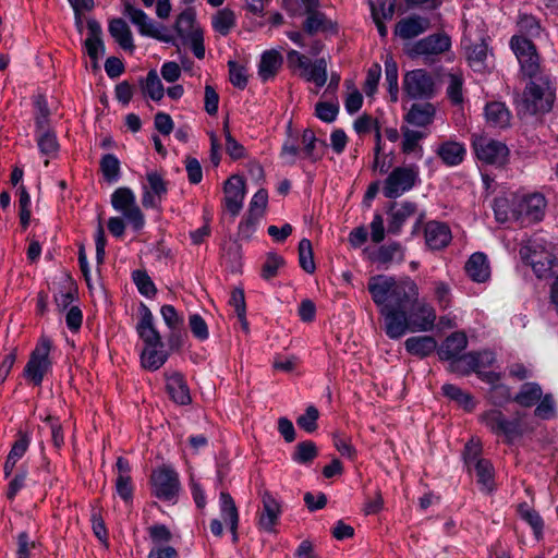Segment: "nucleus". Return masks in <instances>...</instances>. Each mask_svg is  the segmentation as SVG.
<instances>
[{
    "mask_svg": "<svg viewBox=\"0 0 558 558\" xmlns=\"http://www.w3.org/2000/svg\"><path fill=\"white\" fill-rule=\"evenodd\" d=\"M367 290L384 317V330L390 339H399L408 330L428 331L435 325V310L420 300L418 287L410 277L375 275Z\"/></svg>",
    "mask_w": 558,
    "mask_h": 558,
    "instance_id": "1",
    "label": "nucleus"
},
{
    "mask_svg": "<svg viewBox=\"0 0 558 558\" xmlns=\"http://www.w3.org/2000/svg\"><path fill=\"white\" fill-rule=\"evenodd\" d=\"M555 88L548 75L532 78L525 86L517 104V114L520 119L529 116L544 114L551 110L555 101Z\"/></svg>",
    "mask_w": 558,
    "mask_h": 558,
    "instance_id": "2",
    "label": "nucleus"
},
{
    "mask_svg": "<svg viewBox=\"0 0 558 558\" xmlns=\"http://www.w3.org/2000/svg\"><path fill=\"white\" fill-rule=\"evenodd\" d=\"M451 48V38L445 32L430 34L415 41L407 43L404 53L412 60L422 58L425 64L436 61V58Z\"/></svg>",
    "mask_w": 558,
    "mask_h": 558,
    "instance_id": "3",
    "label": "nucleus"
},
{
    "mask_svg": "<svg viewBox=\"0 0 558 558\" xmlns=\"http://www.w3.org/2000/svg\"><path fill=\"white\" fill-rule=\"evenodd\" d=\"M523 414L517 412L515 416L508 418L500 410H489L482 414V422L497 436H504L509 445L524 434L522 425Z\"/></svg>",
    "mask_w": 558,
    "mask_h": 558,
    "instance_id": "4",
    "label": "nucleus"
},
{
    "mask_svg": "<svg viewBox=\"0 0 558 558\" xmlns=\"http://www.w3.org/2000/svg\"><path fill=\"white\" fill-rule=\"evenodd\" d=\"M174 29L183 44H191V49L197 59L205 57L204 34L202 28L196 26V12L193 8H187L178 15Z\"/></svg>",
    "mask_w": 558,
    "mask_h": 558,
    "instance_id": "5",
    "label": "nucleus"
},
{
    "mask_svg": "<svg viewBox=\"0 0 558 558\" xmlns=\"http://www.w3.org/2000/svg\"><path fill=\"white\" fill-rule=\"evenodd\" d=\"M150 485L151 494L163 501L174 500L181 487L179 474L169 465L159 466L151 472Z\"/></svg>",
    "mask_w": 558,
    "mask_h": 558,
    "instance_id": "6",
    "label": "nucleus"
},
{
    "mask_svg": "<svg viewBox=\"0 0 558 558\" xmlns=\"http://www.w3.org/2000/svg\"><path fill=\"white\" fill-rule=\"evenodd\" d=\"M51 341L41 337L37 347L32 351L29 360L23 371V376L35 386H40L45 375L51 367L49 352Z\"/></svg>",
    "mask_w": 558,
    "mask_h": 558,
    "instance_id": "7",
    "label": "nucleus"
},
{
    "mask_svg": "<svg viewBox=\"0 0 558 558\" xmlns=\"http://www.w3.org/2000/svg\"><path fill=\"white\" fill-rule=\"evenodd\" d=\"M418 180V169L415 165L395 168L384 182L383 193L387 198H397L410 191Z\"/></svg>",
    "mask_w": 558,
    "mask_h": 558,
    "instance_id": "8",
    "label": "nucleus"
},
{
    "mask_svg": "<svg viewBox=\"0 0 558 558\" xmlns=\"http://www.w3.org/2000/svg\"><path fill=\"white\" fill-rule=\"evenodd\" d=\"M111 205L117 211L123 214L135 231L144 227V215L136 205L135 195L130 187H118L111 195Z\"/></svg>",
    "mask_w": 558,
    "mask_h": 558,
    "instance_id": "9",
    "label": "nucleus"
},
{
    "mask_svg": "<svg viewBox=\"0 0 558 558\" xmlns=\"http://www.w3.org/2000/svg\"><path fill=\"white\" fill-rule=\"evenodd\" d=\"M403 90L411 99L427 100L436 95V85L426 70L415 69L405 73Z\"/></svg>",
    "mask_w": 558,
    "mask_h": 558,
    "instance_id": "10",
    "label": "nucleus"
},
{
    "mask_svg": "<svg viewBox=\"0 0 558 558\" xmlns=\"http://www.w3.org/2000/svg\"><path fill=\"white\" fill-rule=\"evenodd\" d=\"M546 198L541 193L518 194L517 215L521 222H539L545 216Z\"/></svg>",
    "mask_w": 558,
    "mask_h": 558,
    "instance_id": "11",
    "label": "nucleus"
},
{
    "mask_svg": "<svg viewBox=\"0 0 558 558\" xmlns=\"http://www.w3.org/2000/svg\"><path fill=\"white\" fill-rule=\"evenodd\" d=\"M262 507L257 512V527L267 533H275L282 513L281 504L269 490L260 493Z\"/></svg>",
    "mask_w": 558,
    "mask_h": 558,
    "instance_id": "12",
    "label": "nucleus"
},
{
    "mask_svg": "<svg viewBox=\"0 0 558 558\" xmlns=\"http://www.w3.org/2000/svg\"><path fill=\"white\" fill-rule=\"evenodd\" d=\"M448 371L461 376L469 375L472 372H476V368L481 366L489 365L494 357L490 353L469 352L465 354H459L458 356L448 360Z\"/></svg>",
    "mask_w": 558,
    "mask_h": 558,
    "instance_id": "13",
    "label": "nucleus"
},
{
    "mask_svg": "<svg viewBox=\"0 0 558 558\" xmlns=\"http://www.w3.org/2000/svg\"><path fill=\"white\" fill-rule=\"evenodd\" d=\"M225 207L232 217H236L245 197V180L239 174L231 175L223 184Z\"/></svg>",
    "mask_w": 558,
    "mask_h": 558,
    "instance_id": "14",
    "label": "nucleus"
},
{
    "mask_svg": "<svg viewBox=\"0 0 558 558\" xmlns=\"http://www.w3.org/2000/svg\"><path fill=\"white\" fill-rule=\"evenodd\" d=\"M477 158L489 165H501L505 162L509 149L498 141L480 138L473 143Z\"/></svg>",
    "mask_w": 558,
    "mask_h": 558,
    "instance_id": "15",
    "label": "nucleus"
},
{
    "mask_svg": "<svg viewBox=\"0 0 558 558\" xmlns=\"http://www.w3.org/2000/svg\"><path fill=\"white\" fill-rule=\"evenodd\" d=\"M141 318L136 325V331L138 337L144 341L147 347H160L163 348V342L159 331L154 325V316L149 307L141 303L140 305Z\"/></svg>",
    "mask_w": 558,
    "mask_h": 558,
    "instance_id": "16",
    "label": "nucleus"
},
{
    "mask_svg": "<svg viewBox=\"0 0 558 558\" xmlns=\"http://www.w3.org/2000/svg\"><path fill=\"white\" fill-rule=\"evenodd\" d=\"M430 28V21L428 17H424L421 15H411L404 19H401L395 27V35L400 37L401 39H412Z\"/></svg>",
    "mask_w": 558,
    "mask_h": 558,
    "instance_id": "17",
    "label": "nucleus"
},
{
    "mask_svg": "<svg viewBox=\"0 0 558 558\" xmlns=\"http://www.w3.org/2000/svg\"><path fill=\"white\" fill-rule=\"evenodd\" d=\"M166 389L171 400L180 405H187L192 402L189 386L179 372L166 374Z\"/></svg>",
    "mask_w": 558,
    "mask_h": 558,
    "instance_id": "18",
    "label": "nucleus"
},
{
    "mask_svg": "<svg viewBox=\"0 0 558 558\" xmlns=\"http://www.w3.org/2000/svg\"><path fill=\"white\" fill-rule=\"evenodd\" d=\"M425 241L429 248L441 250L451 241V231L442 222L429 221L425 227Z\"/></svg>",
    "mask_w": 558,
    "mask_h": 558,
    "instance_id": "19",
    "label": "nucleus"
},
{
    "mask_svg": "<svg viewBox=\"0 0 558 558\" xmlns=\"http://www.w3.org/2000/svg\"><path fill=\"white\" fill-rule=\"evenodd\" d=\"M518 194L511 193L494 199L493 210L498 222L505 223L511 219L519 221L517 215Z\"/></svg>",
    "mask_w": 558,
    "mask_h": 558,
    "instance_id": "20",
    "label": "nucleus"
},
{
    "mask_svg": "<svg viewBox=\"0 0 558 558\" xmlns=\"http://www.w3.org/2000/svg\"><path fill=\"white\" fill-rule=\"evenodd\" d=\"M88 37L84 45L90 59H99L105 54V44L102 40V28L95 19L87 20Z\"/></svg>",
    "mask_w": 558,
    "mask_h": 558,
    "instance_id": "21",
    "label": "nucleus"
},
{
    "mask_svg": "<svg viewBox=\"0 0 558 558\" xmlns=\"http://www.w3.org/2000/svg\"><path fill=\"white\" fill-rule=\"evenodd\" d=\"M462 47L465 51L469 64L474 70L481 71L484 68V62L487 58L488 46L486 40L481 38L478 43H473L470 38L464 37L462 40Z\"/></svg>",
    "mask_w": 558,
    "mask_h": 558,
    "instance_id": "22",
    "label": "nucleus"
},
{
    "mask_svg": "<svg viewBox=\"0 0 558 558\" xmlns=\"http://www.w3.org/2000/svg\"><path fill=\"white\" fill-rule=\"evenodd\" d=\"M436 114V108L430 102L413 104L404 116V120L414 126L429 125Z\"/></svg>",
    "mask_w": 558,
    "mask_h": 558,
    "instance_id": "23",
    "label": "nucleus"
},
{
    "mask_svg": "<svg viewBox=\"0 0 558 558\" xmlns=\"http://www.w3.org/2000/svg\"><path fill=\"white\" fill-rule=\"evenodd\" d=\"M396 205L397 203H391L388 210L390 215L388 232L391 234H398L405 220L416 211V204L413 202H404L398 209H396Z\"/></svg>",
    "mask_w": 558,
    "mask_h": 558,
    "instance_id": "24",
    "label": "nucleus"
},
{
    "mask_svg": "<svg viewBox=\"0 0 558 558\" xmlns=\"http://www.w3.org/2000/svg\"><path fill=\"white\" fill-rule=\"evenodd\" d=\"M464 269L469 277L476 282H485L490 276L487 256L481 252H476L470 256L465 263Z\"/></svg>",
    "mask_w": 558,
    "mask_h": 558,
    "instance_id": "25",
    "label": "nucleus"
},
{
    "mask_svg": "<svg viewBox=\"0 0 558 558\" xmlns=\"http://www.w3.org/2000/svg\"><path fill=\"white\" fill-rule=\"evenodd\" d=\"M520 254L521 257L532 267L537 278H546L551 274L555 258L550 254L534 251L526 255L524 250H521Z\"/></svg>",
    "mask_w": 558,
    "mask_h": 558,
    "instance_id": "26",
    "label": "nucleus"
},
{
    "mask_svg": "<svg viewBox=\"0 0 558 558\" xmlns=\"http://www.w3.org/2000/svg\"><path fill=\"white\" fill-rule=\"evenodd\" d=\"M466 345L468 338L465 333L462 331H457L451 333L444 340L437 353L440 360H451L461 354V352L466 348Z\"/></svg>",
    "mask_w": 558,
    "mask_h": 558,
    "instance_id": "27",
    "label": "nucleus"
},
{
    "mask_svg": "<svg viewBox=\"0 0 558 558\" xmlns=\"http://www.w3.org/2000/svg\"><path fill=\"white\" fill-rule=\"evenodd\" d=\"M307 14L303 23V29L307 35H315L318 32L337 33V25L325 13L314 10Z\"/></svg>",
    "mask_w": 558,
    "mask_h": 558,
    "instance_id": "28",
    "label": "nucleus"
},
{
    "mask_svg": "<svg viewBox=\"0 0 558 558\" xmlns=\"http://www.w3.org/2000/svg\"><path fill=\"white\" fill-rule=\"evenodd\" d=\"M485 118L493 128L505 129L510 125L511 113L500 101H492L485 106Z\"/></svg>",
    "mask_w": 558,
    "mask_h": 558,
    "instance_id": "29",
    "label": "nucleus"
},
{
    "mask_svg": "<svg viewBox=\"0 0 558 558\" xmlns=\"http://www.w3.org/2000/svg\"><path fill=\"white\" fill-rule=\"evenodd\" d=\"M108 31L111 37L119 44L122 49L128 51H133L135 49L132 32L123 19L117 17L111 20Z\"/></svg>",
    "mask_w": 558,
    "mask_h": 558,
    "instance_id": "30",
    "label": "nucleus"
},
{
    "mask_svg": "<svg viewBox=\"0 0 558 558\" xmlns=\"http://www.w3.org/2000/svg\"><path fill=\"white\" fill-rule=\"evenodd\" d=\"M282 63L283 58L279 51L275 49L267 50L262 54L258 75L264 82L275 77Z\"/></svg>",
    "mask_w": 558,
    "mask_h": 558,
    "instance_id": "31",
    "label": "nucleus"
},
{
    "mask_svg": "<svg viewBox=\"0 0 558 558\" xmlns=\"http://www.w3.org/2000/svg\"><path fill=\"white\" fill-rule=\"evenodd\" d=\"M404 347L410 354L425 357L437 349V341L432 336H415L408 338Z\"/></svg>",
    "mask_w": 558,
    "mask_h": 558,
    "instance_id": "32",
    "label": "nucleus"
},
{
    "mask_svg": "<svg viewBox=\"0 0 558 558\" xmlns=\"http://www.w3.org/2000/svg\"><path fill=\"white\" fill-rule=\"evenodd\" d=\"M542 387L537 383L527 381L521 386L512 400L521 407L531 408L542 399Z\"/></svg>",
    "mask_w": 558,
    "mask_h": 558,
    "instance_id": "33",
    "label": "nucleus"
},
{
    "mask_svg": "<svg viewBox=\"0 0 558 558\" xmlns=\"http://www.w3.org/2000/svg\"><path fill=\"white\" fill-rule=\"evenodd\" d=\"M437 155L441 158L445 165L450 167L457 166L462 162L465 155V148L457 142H445L438 147Z\"/></svg>",
    "mask_w": 558,
    "mask_h": 558,
    "instance_id": "34",
    "label": "nucleus"
},
{
    "mask_svg": "<svg viewBox=\"0 0 558 558\" xmlns=\"http://www.w3.org/2000/svg\"><path fill=\"white\" fill-rule=\"evenodd\" d=\"M161 349L160 347H145L141 353V362L144 368L157 371L166 363L168 353Z\"/></svg>",
    "mask_w": 558,
    "mask_h": 558,
    "instance_id": "35",
    "label": "nucleus"
},
{
    "mask_svg": "<svg viewBox=\"0 0 558 558\" xmlns=\"http://www.w3.org/2000/svg\"><path fill=\"white\" fill-rule=\"evenodd\" d=\"M140 84L142 86L143 93L147 94L150 99L155 101L162 99L165 95V88L155 69L147 73L145 80L141 78Z\"/></svg>",
    "mask_w": 558,
    "mask_h": 558,
    "instance_id": "36",
    "label": "nucleus"
},
{
    "mask_svg": "<svg viewBox=\"0 0 558 558\" xmlns=\"http://www.w3.org/2000/svg\"><path fill=\"white\" fill-rule=\"evenodd\" d=\"M302 143L304 145L303 151L306 158L312 162H316L322 159L324 153H319L316 148L317 143L323 147H327L325 141H318L312 129H305L302 134Z\"/></svg>",
    "mask_w": 558,
    "mask_h": 558,
    "instance_id": "37",
    "label": "nucleus"
},
{
    "mask_svg": "<svg viewBox=\"0 0 558 558\" xmlns=\"http://www.w3.org/2000/svg\"><path fill=\"white\" fill-rule=\"evenodd\" d=\"M213 28L222 36H227L235 26V14L229 8H223L213 16Z\"/></svg>",
    "mask_w": 558,
    "mask_h": 558,
    "instance_id": "38",
    "label": "nucleus"
},
{
    "mask_svg": "<svg viewBox=\"0 0 558 558\" xmlns=\"http://www.w3.org/2000/svg\"><path fill=\"white\" fill-rule=\"evenodd\" d=\"M37 146L43 155L54 156L59 150V143L53 130L36 131Z\"/></svg>",
    "mask_w": 558,
    "mask_h": 558,
    "instance_id": "39",
    "label": "nucleus"
},
{
    "mask_svg": "<svg viewBox=\"0 0 558 558\" xmlns=\"http://www.w3.org/2000/svg\"><path fill=\"white\" fill-rule=\"evenodd\" d=\"M100 171L108 183L118 182L121 175L120 161L113 154H106L101 157Z\"/></svg>",
    "mask_w": 558,
    "mask_h": 558,
    "instance_id": "40",
    "label": "nucleus"
},
{
    "mask_svg": "<svg viewBox=\"0 0 558 558\" xmlns=\"http://www.w3.org/2000/svg\"><path fill=\"white\" fill-rule=\"evenodd\" d=\"M318 456V449L314 441L305 440L295 446L292 460L299 464H310Z\"/></svg>",
    "mask_w": 558,
    "mask_h": 558,
    "instance_id": "41",
    "label": "nucleus"
},
{
    "mask_svg": "<svg viewBox=\"0 0 558 558\" xmlns=\"http://www.w3.org/2000/svg\"><path fill=\"white\" fill-rule=\"evenodd\" d=\"M442 393L450 400L456 401L459 405L463 407L466 411H472L475 407L473 397L464 392L462 389L452 384H445L441 387Z\"/></svg>",
    "mask_w": 558,
    "mask_h": 558,
    "instance_id": "42",
    "label": "nucleus"
},
{
    "mask_svg": "<svg viewBox=\"0 0 558 558\" xmlns=\"http://www.w3.org/2000/svg\"><path fill=\"white\" fill-rule=\"evenodd\" d=\"M219 499L221 518L234 527L235 524H239V511L232 496L227 492H221Z\"/></svg>",
    "mask_w": 558,
    "mask_h": 558,
    "instance_id": "43",
    "label": "nucleus"
},
{
    "mask_svg": "<svg viewBox=\"0 0 558 558\" xmlns=\"http://www.w3.org/2000/svg\"><path fill=\"white\" fill-rule=\"evenodd\" d=\"M401 132L403 135L402 141V153L404 154H411L415 150H418L420 155L418 157H422L423 148L420 146L418 142L425 137V133L421 131H414L407 126L401 128Z\"/></svg>",
    "mask_w": 558,
    "mask_h": 558,
    "instance_id": "44",
    "label": "nucleus"
},
{
    "mask_svg": "<svg viewBox=\"0 0 558 558\" xmlns=\"http://www.w3.org/2000/svg\"><path fill=\"white\" fill-rule=\"evenodd\" d=\"M286 265L284 258L276 252H268L265 262L260 268V276L265 280H270L278 275L281 267Z\"/></svg>",
    "mask_w": 558,
    "mask_h": 558,
    "instance_id": "45",
    "label": "nucleus"
},
{
    "mask_svg": "<svg viewBox=\"0 0 558 558\" xmlns=\"http://www.w3.org/2000/svg\"><path fill=\"white\" fill-rule=\"evenodd\" d=\"M385 76L391 101L396 102L398 100L399 94L398 65L391 56L387 57L385 60Z\"/></svg>",
    "mask_w": 558,
    "mask_h": 558,
    "instance_id": "46",
    "label": "nucleus"
},
{
    "mask_svg": "<svg viewBox=\"0 0 558 558\" xmlns=\"http://www.w3.org/2000/svg\"><path fill=\"white\" fill-rule=\"evenodd\" d=\"M298 252L301 268L307 274H313L316 269V265L314 262L312 242L306 238L302 239L299 242Z\"/></svg>",
    "mask_w": 558,
    "mask_h": 558,
    "instance_id": "47",
    "label": "nucleus"
},
{
    "mask_svg": "<svg viewBox=\"0 0 558 558\" xmlns=\"http://www.w3.org/2000/svg\"><path fill=\"white\" fill-rule=\"evenodd\" d=\"M133 281L138 290V292L146 296L153 298L157 293V289L151 278L147 274L146 270L136 269L132 272Z\"/></svg>",
    "mask_w": 558,
    "mask_h": 558,
    "instance_id": "48",
    "label": "nucleus"
},
{
    "mask_svg": "<svg viewBox=\"0 0 558 558\" xmlns=\"http://www.w3.org/2000/svg\"><path fill=\"white\" fill-rule=\"evenodd\" d=\"M472 468L475 471L477 483L490 492V484L493 482V464L490 461L486 459L476 460V462L472 464Z\"/></svg>",
    "mask_w": 558,
    "mask_h": 558,
    "instance_id": "49",
    "label": "nucleus"
},
{
    "mask_svg": "<svg viewBox=\"0 0 558 558\" xmlns=\"http://www.w3.org/2000/svg\"><path fill=\"white\" fill-rule=\"evenodd\" d=\"M398 256V262H403L404 254L400 243L392 242L388 245H381L378 248L376 260L380 264H389Z\"/></svg>",
    "mask_w": 558,
    "mask_h": 558,
    "instance_id": "50",
    "label": "nucleus"
},
{
    "mask_svg": "<svg viewBox=\"0 0 558 558\" xmlns=\"http://www.w3.org/2000/svg\"><path fill=\"white\" fill-rule=\"evenodd\" d=\"M35 125L36 131L51 129L49 124L50 110L47 105V100L43 95H38L35 99Z\"/></svg>",
    "mask_w": 558,
    "mask_h": 558,
    "instance_id": "51",
    "label": "nucleus"
},
{
    "mask_svg": "<svg viewBox=\"0 0 558 558\" xmlns=\"http://www.w3.org/2000/svg\"><path fill=\"white\" fill-rule=\"evenodd\" d=\"M511 49L513 50L517 59L526 58L530 54L534 56L537 52L535 45L532 40L524 36L514 35L510 40Z\"/></svg>",
    "mask_w": 558,
    "mask_h": 558,
    "instance_id": "52",
    "label": "nucleus"
},
{
    "mask_svg": "<svg viewBox=\"0 0 558 558\" xmlns=\"http://www.w3.org/2000/svg\"><path fill=\"white\" fill-rule=\"evenodd\" d=\"M305 77L310 82H314L316 86L322 87L327 82V62L325 58L316 59Z\"/></svg>",
    "mask_w": 558,
    "mask_h": 558,
    "instance_id": "53",
    "label": "nucleus"
},
{
    "mask_svg": "<svg viewBox=\"0 0 558 558\" xmlns=\"http://www.w3.org/2000/svg\"><path fill=\"white\" fill-rule=\"evenodd\" d=\"M518 510L520 517L532 526L535 536L538 538L542 534L544 525L538 512L530 508L526 504H520Z\"/></svg>",
    "mask_w": 558,
    "mask_h": 558,
    "instance_id": "54",
    "label": "nucleus"
},
{
    "mask_svg": "<svg viewBox=\"0 0 558 558\" xmlns=\"http://www.w3.org/2000/svg\"><path fill=\"white\" fill-rule=\"evenodd\" d=\"M319 411L314 405H308L305 413L296 418L298 426L306 433H314L318 428Z\"/></svg>",
    "mask_w": 558,
    "mask_h": 558,
    "instance_id": "55",
    "label": "nucleus"
},
{
    "mask_svg": "<svg viewBox=\"0 0 558 558\" xmlns=\"http://www.w3.org/2000/svg\"><path fill=\"white\" fill-rule=\"evenodd\" d=\"M518 61L521 66V72L525 77L532 80L538 77L539 75H545L541 71L539 56L537 52H535L534 56L530 54L529 57L519 59Z\"/></svg>",
    "mask_w": 558,
    "mask_h": 558,
    "instance_id": "56",
    "label": "nucleus"
},
{
    "mask_svg": "<svg viewBox=\"0 0 558 558\" xmlns=\"http://www.w3.org/2000/svg\"><path fill=\"white\" fill-rule=\"evenodd\" d=\"M165 27L162 25H156L149 17L147 19L145 26L140 27V33L144 36H148L160 40L162 43L177 45L173 36L163 34L161 31Z\"/></svg>",
    "mask_w": 558,
    "mask_h": 558,
    "instance_id": "57",
    "label": "nucleus"
},
{
    "mask_svg": "<svg viewBox=\"0 0 558 558\" xmlns=\"http://www.w3.org/2000/svg\"><path fill=\"white\" fill-rule=\"evenodd\" d=\"M339 113V104L329 101H318L315 105V116L326 123H331Z\"/></svg>",
    "mask_w": 558,
    "mask_h": 558,
    "instance_id": "58",
    "label": "nucleus"
},
{
    "mask_svg": "<svg viewBox=\"0 0 558 558\" xmlns=\"http://www.w3.org/2000/svg\"><path fill=\"white\" fill-rule=\"evenodd\" d=\"M147 186H144L145 191H150L153 194L163 197L168 192L167 182L163 180L160 173L151 171L146 174Z\"/></svg>",
    "mask_w": 558,
    "mask_h": 558,
    "instance_id": "59",
    "label": "nucleus"
},
{
    "mask_svg": "<svg viewBox=\"0 0 558 558\" xmlns=\"http://www.w3.org/2000/svg\"><path fill=\"white\" fill-rule=\"evenodd\" d=\"M229 66V80L231 84L239 88L244 89L247 85L246 69L243 65L238 64L235 61L230 60Z\"/></svg>",
    "mask_w": 558,
    "mask_h": 558,
    "instance_id": "60",
    "label": "nucleus"
},
{
    "mask_svg": "<svg viewBox=\"0 0 558 558\" xmlns=\"http://www.w3.org/2000/svg\"><path fill=\"white\" fill-rule=\"evenodd\" d=\"M449 85L447 87V95L452 104L460 105L463 101L462 85L463 80L460 75L450 73Z\"/></svg>",
    "mask_w": 558,
    "mask_h": 558,
    "instance_id": "61",
    "label": "nucleus"
},
{
    "mask_svg": "<svg viewBox=\"0 0 558 558\" xmlns=\"http://www.w3.org/2000/svg\"><path fill=\"white\" fill-rule=\"evenodd\" d=\"M534 415L542 420H550L555 416V401L550 393L542 395V399L534 410Z\"/></svg>",
    "mask_w": 558,
    "mask_h": 558,
    "instance_id": "62",
    "label": "nucleus"
},
{
    "mask_svg": "<svg viewBox=\"0 0 558 558\" xmlns=\"http://www.w3.org/2000/svg\"><path fill=\"white\" fill-rule=\"evenodd\" d=\"M268 203V193L265 189H259L250 202L248 214L263 217Z\"/></svg>",
    "mask_w": 558,
    "mask_h": 558,
    "instance_id": "63",
    "label": "nucleus"
},
{
    "mask_svg": "<svg viewBox=\"0 0 558 558\" xmlns=\"http://www.w3.org/2000/svg\"><path fill=\"white\" fill-rule=\"evenodd\" d=\"M512 399L510 388L507 385L499 384L490 388L489 400L494 405L502 407Z\"/></svg>",
    "mask_w": 558,
    "mask_h": 558,
    "instance_id": "64",
    "label": "nucleus"
}]
</instances>
